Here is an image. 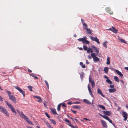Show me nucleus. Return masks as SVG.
<instances>
[{"instance_id": "obj_1", "label": "nucleus", "mask_w": 128, "mask_h": 128, "mask_svg": "<svg viewBox=\"0 0 128 128\" xmlns=\"http://www.w3.org/2000/svg\"><path fill=\"white\" fill-rule=\"evenodd\" d=\"M6 92L8 95L10 99L13 102L16 103V101L14 96L13 95H11V92L10 91L6 90Z\"/></svg>"}, {"instance_id": "obj_2", "label": "nucleus", "mask_w": 128, "mask_h": 128, "mask_svg": "<svg viewBox=\"0 0 128 128\" xmlns=\"http://www.w3.org/2000/svg\"><path fill=\"white\" fill-rule=\"evenodd\" d=\"M0 112H2L6 116H9L8 112L5 108L1 106H0Z\"/></svg>"}, {"instance_id": "obj_3", "label": "nucleus", "mask_w": 128, "mask_h": 128, "mask_svg": "<svg viewBox=\"0 0 128 128\" xmlns=\"http://www.w3.org/2000/svg\"><path fill=\"white\" fill-rule=\"evenodd\" d=\"M5 102L8 107L10 109L12 112H13L15 114H16V112L12 106L6 101H5Z\"/></svg>"}, {"instance_id": "obj_4", "label": "nucleus", "mask_w": 128, "mask_h": 128, "mask_svg": "<svg viewBox=\"0 0 128 128\" xmlns=\"http://www.w3.org/2000/svg\"><path fill=\"white\" fill-rule=\"evenodd\" d=\"M99 115L101 116L108 120L110 123H111L115 128H116L115 126V125L112 123V121L110 118H109L108 116L105 115L103 116L100 113L99 114Z\"/></svg>"}, {"instance_id": "obj_5", "label": "nucleus", "mask_w": 128, "mask_h": 128, "mask_svg": "<svg viewBox=\"0 0 128 128\" xmlns=\"http://www.w3.org/2000/svg\"><path fill=\"white\" fill-rule=\"evenodd\" d=\"M14 87L16 89L18 90L20 93L22 94L24 97L25 94L24 91L22 90V89L18 86H15Z\"/></svg>"}, {"instance_id": "obj_6", "label": "nucleus", "mask_w": 128, "mask_h": 128, "mask_svg": "<svg viewBox=\"0 0 128 128\" xmlns=\"http://www.w3.org/2000/svg\"><path fill=\"white\" fill-rule=\"evenodd\" d=\"M90 39L93 41L96 42L98 44H100V42L99 41V40L98 38L97 37L94 38L92 36H90Z\"/></svg>"}, {"instance_id": "obj_7", "label": "nucleus", "mask_w": 128, "mask_h": 128, "mask_svg": "<svg viewBox=\"0 0 128 128\" xmlns=\"http://www.w3.org/2000/svg\"><path fill=\"white\" fill-rule=\"evenodd\" d=\"M122 114L123 117L124 118V120L126 121V120L128 117L127 116H128L127 114L124 111L122 112Z\"/></svg>"}, {"instance_id": "obj_8", "label": "nucleus", "mask_w": 128, "mask_h": 128, "mask_svg": "<svg viewBox=\"0 0 128 128\" xmlns=\"http://www.w3.org/2000/svg\"><path fill=\"white\" fill-rule=\"evenodd\" d=\"M92 47L93 48V50L95 51L96 52L98 53L96 54V55H97L98 54L99 52L98 50V48L95 47L94 45H92Z\"/></svg>"}, {"instance_id": "obj_9", "label": "nucleus", "mask_w": 128, "mask_h": 128, "mask_svg": "<svg viewBox=\"0 0 128 128\" xmlns=\"http://www.w3.org/2000/svg\"><path fill=\"white\" fill-rule=\"evenodd\" d=\"M101 123L103 127L104 128H106L107 127V125L106 122L102 120H101Z\"/></svg>"}, {"instance_id": "obj_10", "label": "nucleus", "mask_w": 128, "mask_h": 128, "mask_svg": "<svg viewBox=\"0 0 128 128\" xmlns=\"http://www.w3.org/2000/svg\"><path fill=\"white\" fill-rule=\"evenodd\" d=\"M106 11L107 12L109 13L110 14H113V12H110L111 10V9L109 7H107L105 9Z\"/></svg>"}, {"instance_id": "obj_11", "label": "nucleus", "mask_w": 128, "mask_h": 128, "mask_svg": "<svg viewBox=\"0 0 128 128\" xmlns=\"http://www.w3.org/2000/svg\"><path fill=\"white\" fill-rule=\"evenodd\" d=\"M22 114V117H23L24 119L27 122H28L29 120H30L27 116H26L24 114Z\"/></svg>"}, {"instance_id": "obj_12", "label": "nucleus", "mask_w": 128, "mask_h": 128, "mask_svg": "<svg viewBox=\"0 0 128 128\" xmlns=\"http://www.w3.org/2000/svg\"><path fill=\"white\" fill-rule=\"evenodd\" d=\"M103 112L104 114L108 116H110L111 113V112L109 111H103Z\"/></svg>"}, {"instance_id": "obj_13", "label": "nucleus", "mask_w": 128, "mask_h": 128, "mask_svg": "<svg viewBox=\"0 0 128 128\" xmlns=\"http://www.w3.org/2000/svg\"><path fill=\"white\" fill-rule=\"evenodd\" d=\"M97 92L98 94H100L102 96L104 97L105 96L102 94L101 90L99 88L97 89Z\"/></svg>"}, {"instance_id": "obj_14", "label": "nucleus", "mask_w": 128, "mask_h": 128, "mask_svg": "<svg viewBox=\"0 0 128 128\" xmlns=\"http://www.w3.org/2000/svg\"><path fill=\"white\" fill-rule=\"evenodd\" d=\"M50 110L52 113L54 114H57V113L56 112V110L55 108H51L50 109Z\"/></svg>"}, {"instance_id": "obj_15", "label": "nucleus", "mask_w": 128, "mask_h": 128, "mask_svg": "<svg viewBox=\"0 0 128 128\" xmlns=\"http://www.w3.org/2000/svg\"><path fill=\"white\" fill-rule=\"evenodd\" d=\"M115 72L119 76L122 77L123 76V74L118 70H116Z\"/></svg>"}, {"instance_id": "obj_16", "label": "nucleus", "mask_w": 128, "mask_h": 128, "mask_svg": "<svg viewBox=\"0 0 128 128\" xmlns=\"http://www.w3.org/2000/svg\"><path fill=\"white\" fill-rule=\"evenodd\" d=\"M112 31L114 33L116 34L118 30L115 29L114 27L113 26H112Z\"/></svg>"}, {"instance_id": "obj_17", "label": "nucleus", "mask_w": 128, "mask_h": 128, "mask_svg": "<svg viewBox=\"0 0 128 128\" xmlns=\"http://www.w3.org/2000/svg\"><path fill=\"white\" fill-rule=\"evenodd\" d=\"M83 101L84 102L86 103V104H91L90 102L88 100L86 99H84L83 100Z\"/></svg>"}, {"instance_id": "obj_18", "label": "nucleus", "mask_w": 128, "mask_h": 128, "mask_svg": "<svg viewBox=\"0 0 128 128\" xmlns=\"http://www.w3.org/2000/svg\"><path fill=\"white\" fill-rule=\"evenodd\" d=\"M85 29L86 30L88 34H91V35H92V34H91L92 31V30H90V29L87 28L86 29Z\"/></svg>"}, {"instance_id": "obj_19", "label": "nucleus", "mask_w": 128, "mask_h": 128, "mask_svg": "<svg viewBox=\"0 0 128 128\" xmlns=\"http://www.w3.org/2000/svg\"><path fill=\"white\" fill-rule=\"evenodd\" d=\"M34 97V98H36L39 100H38V102H41L42 101V100L41 98L40 97V96H35Z\"/></svg>"}, {"instance_id": "obj_20", "label": "nucleus", "mask_w": 128, "mask_h": 128, "mask_svg": "<svg viewBox=\"0 0 128 128\" xmlns=\"http://www.w3.org/2000/svg\"><path fill=\"white\" fill-rule=\"evenodd\" d=\"M109 92L110 93L116 91V90L115 88H110L108 89Z\"/></svg>"}, {"instance_id": "obj_21", "label": "nucleus", "mask_w": 128, "mask_h": 128, "mask_svg": "<svg viewBox=\"0 0 128 128\" xmlns=\"http://www.w3.org/2000/svg\"><path fill=\"white\" fill-rule=\"evenodd\" d=\"M86 37L85 36L83 38H80V41H82L83 43H84V42L86 40Z\"/></svg>"}, {"instance_id": "obj_22", "label": "nucleus", "mask_w": 128, "mask_h": 128, "mask_svg": "<svg viewBox=\"0 0 128 128\" xmlns=\"http://www.w3.org/2000/svg\"><path fill=\"white\" fill-rule=\"evenodd\" d=\"M87 52L88 53H89L90 52L91 53H92L93 52V51L92 48L89 47L88 48L87 50Z\"/></svg>"}, {"instance_id": "obj_23", "label": "nucleus", "mask_w": 128, "mask_h": 128, "mask_svg": "<svg viewBox=\"0 0 128 128\" xmlns=\"http://www.w3.org/2000/svg\"><path fill=\"white\" fill-rule=\"evenodd\" d=\"M110 63V58L109 57H108L107 59V62L106 64H109Z\"/></svg>"}, {"instance_id": "obj_24", "label": "nucleus", "mask_w": 128, "mask_h": 128, "mask_svg": "<svg viewBox=\"0 0 128 128\" xmlns=\"http://www.w3.org/2000/svg\"><path fill=\"white\" fill-rule=\"evenodd\" d=\"M94 60V62H98L99 61V59L98 57L96 56L93 58Z\"/></svg>"}, {"instance_id": "obj_25", "label": "nucleus", "mask_w": 128, "mask_h": 128, "mask_svg": "<svg viewBox=\"0 0 128 128\" xmlns=\"http://www.w3.org/2000/svg\"><path fill=\"white\" fill-rule=\"evenodd\" d=\"M49 120L50 121V122L54 124H56V122L54 120L52 119H50Z\"/></svg>"}, {"instance_id": "obj_26", "label": "nucleus", "mask_w": 128, "mask_h": 128, "mask_svg": "<svg viewBox=\"0 0 128 128\" xmlns=\"http://www.w3.org/2000/svg\"><path fill=\"white\" fill-rule=\"evenodd\" d=\"M98 106L100 108L103 110H105L106 109L105 107L103 105L99 104Z\"/></svg>"}, {"instance_id": "obj_27", "label": "nucleus", "mask_w": 128, "mask_h": 128, "mask_svg": "<svg viewBox=\"0 0 128 128\" xmlns=\"http://www.w3.org/2000/svg\"><path fill=\"white\" fill-rule=\"evenodd\" d=\"M106 82L110 84H112V82L109 79H106Z\"/></svg>"}, {"instance_id": "obj_28", "label": "nucleus", "mask_w": 128, "mask_h": 128, "mask_svg": "<svg viewBox=\"0 0 128 128\" xmlns=\"http://www.w3.org/2000/svg\"><path fill=\"white\" fill-rule=\"evenodd\" d=\"M82 24L83 26V28L84 29H86V28H87L88 26L87 24L85 23Z\"/></svg>"}, {"instance_id": "obj_29", "label": "nucleus", "mask_w": 128, "mask_h": 128, "mask_svg": "<svg viewBox=\"0 0 128 128\" xmlns=\"http://www.w3.org/2000/svg\"><path fill=\"white\" fill-rule=\"evenodd\" d=\"M61 104V103L58 106L57 110L58 111H59L60 110V107Z\"/></svg>"}, {"instance_id": "obj_30", "label": "nucleus", "mask_w": 128, "mask_h": 128, "mask_svg": "<svg viewBox=\"0 0 128 128\" xmlns=\"http://www.w3.org/2000/svg\"><path fill=\"white\" fill-rule=\"evenodd\" d=\"M107 43V41H105L103 43V46L106 48H107V46L106 45V44Z\"/></svg>"}, {"instance_id": "obj_31", "label": "nucleus", "mask_w": 128, "mask_h": 128, "mask_svg": "<svg viewBox=\"0 0 128 128\" xmlns=\"http://www.w3.org/2000/svg\"><path fill=\"white\" fill-rule=\"evenodd\" d=\"M68 125L71 127L72 128H78L76 126H74L70 124V123H69V124H68Z\"/></svg>"}, {"instance_id": "obj_32", "label": "nucleus", "mask_w": 128, "mask_h": 128, "mask_svg": "<svg viewBox=\"0 0 128 128\" xmlns=\"http://www.w3.org/2000/svg\"><path fill=\"white\" fill-rule=\"evenodd\" d=\"M114 79L115 80L118 82H119V80L118 77L117 76H115L114 77Z\"/></svg>"}, {"instance_id": "obj_33", "label": "nucleus", "mask_w": 128, "mask_h": 128, "mask_svg": "<svg viewBox=\"0 0 128 128\" xmlns=\"http://www.w3.org/2000/svg\"><path fill=\"white\" fill-rule=\"evenodd\" d=\"M104 70L106 73H108V67L105 68H104Z\"/></svg>"}, {"instance_id": "obj_34", "label": "nucleus", "mask_w": 128, "mask_h": 128, "mask_svg": "<svg viewBox=\"0 0 128 128\" xmlns=\"http://www.w3.org/2000/svg\"><path fill=\"white\" fill-rule=\"evenodd\" d=\"M17 112L19 114L20 116L22 117V114H23V112H20L18 110H16Z\"/></svg>"}, {"instance_id": "obj_35", "label": "nucleus", "mask_w": 128, "mask_h": 128, "mask_svg": "<svg viewBox=\"0 0 128 128\" xmlns=\"http://www.w3.org/2000/svg\"><path fill=\"white\" fill-rule=\"evenodd\" d=\"M30 76H32V77H34V78H35L36 79H38V78L37 76H34V74H30Z\"/></svg>"}, {"instance_id": "obj_36", "label": "nucleus", "mask_w": 128, "mask_h": 128, "mask_svg": "<svg viewBox=\"0 0 128 128\" xmlns=\"http://www.w3.org/2000/svg\"><path fill=\"white\" fill-rule=\"evenodd\" d=\"M80 66H81L83 68H85L86 66L84 64H83L82 62H80Z\"/></svg>"}, {"instance_id": "obj_37", "label": "nucleus", "mask_w": 128, "mask_h": 128, "mask_svg": "<svg viewBox=\"0 0 128 128\" xmlns=\"http://www.w3.org/2000/svg\"><path fill=\"white\" fill-rule=\"evenodd\" d=\"M91 83L92 85V88H93L95 85L94 82V80H92V82H91Z\"/></svg>"}, {"instance_id": "obj_38", "label": "nucleus", "mask_w": 128, "mask_h": 128, "mask_svg": "<svg viewBox=\"0 0 128 128\" xmlns=\"http://www.w3.org/2000/svg\"><path fill=\"white\" fill-rule=\"evenodd\" d=\"M91 57L93 58V59L94 58L96 57L95 54L94 53H92L91 54Z\"/></svg>"}, {"instance_id": "obj_39", "label": "nucleus", "mask_w": 128, "mask_h": 128, "mask_svg": "<svg viewBox=\"0 0 128 128\" xmlns=\"http://www.w3.org/2000/svg\"><path fill=\"white\" fill-rule=\"evenodd\" d=\"M32 86H28V89L31 91H32Z\"/></svg>"}, {"instance_id": "obj_40", "label": "nucleus", "mask_w": 128, "mask_h": 128, "mask_svg": "<svg viewBox=\"0 0 128 128\" xmlns=\"http://www.w3.org/2000/svg\"><path fill=\"white\" fill-rule=\"evenodd\" d=\"M120 41L122 42L125 43H126V41L123 39L120 38Z\"/></svg>"}, {"instance_id": "obj_41", "label": "nucleus", "mask_w": 128, "mask_h": 128, "mask_svg": "<svg viewBox=\"0 0 128 128\" xmlns=\"http://www.w3.org/2000/svg\"><path fill=\"white\" fill-rule=\"evenodd\" d=\"M83 48L85 50H87L88 49V48L86 46H83Z\"/></svg>"}, {"instance_id": "obj_42", "label": "nucleus", "mask_w": 128, "mask_h": 128, "mask_svg": "<svg viewBox=\"0 0 128 128\" xmlns=\"http://www.w3.org/2000/svg\"><path fill=\"white\" fill-rule=\"evenodd\" d=\"M45 114L46 115V116L48 117V118H50V116L48 115V114L47 112H45Z\"/></svg>"}, {"instance_id": "obj_43", "label": "nucleus", "mask_w": 128, "mask_h": 128, "mask_svg": "<svg viewBox=\"0 0 128 128\" xmlns=\"http://www.w3.org/2000/svg\"><path fill=\"white\" fill-rule=\"evenodd\" d=\"M88 91H89V92H92V91L91 90L90 88V86L89 84H88Z\"/></svg>"}, {"instance_id": "obj_44", "label": "nucleus", "mask_w": 128, "mask_h": 128, "mask_svg": "<svg viewBox=\"0 0 128 128\" xmlns=\"http://www.w3.org/2000/svg\"><path fill=\"white\" fill-rule=\"evenodd\" d=\"M73 108H74L79 109L80 106H73Z\"/></svg>"}, {"instance_id": "obj_45", "label": "nucleus", "mask_w": 128, "mask_h": 128, "mask_svg": "<svg viewBox=\"0 0 128 128\" xmlns=\"http://www.w3.org/2000/svg\"><path fill=\"white\" fill-rule=\"evenodd\" d=\"M65 121L66 122H67L69 123H70V121L67 119H65Z\"/></svg>"}, {"instance_id": "obj_46", "label": "nucleus", "mask_w": 128, "mask_h": 128, "mask_svg": "<svg viewBox=\"0 0 128 128\" xmlns=\"http://www.w3.org/2000/svg\"><path fill=\"white\" fill-rule=\"evenodd\" d=\"M86 43L87 44H88L90 43V42L88 40H85L84 42V43Z\"/></svg>"}, {"instance_id": "obj_47", "label": "nucleus", "mask_w": 128, "mask_h": 128, "mask_svg": "<svg viewBox=\"0 0 128 128\" xmlns=\"http://www.w3.org/2000/svg\"><path fill=\"white\" fill-rule=\"evenodd\" d=\"M47 126L49 128H53L48 123Z\"/></svg>"}, {"instance_id": "obj_48", "label": "nucleus", "mask_w": 128, "mask_h": 128, "mask_svg": "<svg viewBox=\"0 0 128 128\" xmlns=\"http://www.w3.org/2000/svg\"><path fill=\"white\" fill-rule=\"evenodd\" d=\"M73 104H74L73 102H70L68 103V104L69 105H71Z\"/></svg>"}, {"instance_id": "obj_49", "label": "nucleus", "mask_w": 128, "mask_h": 128, "mask_svg": "<svg viewBox=\"0 0 128 128\" xmlns=\"http://www.w3.org/2000/svg\"><path fill=\"white\" fill-rule=\"evenodd\" d=\"M92 80L91 78H90V77H89V82H90V83H91V82H92Z\"/></svg>"}, {"instance_id": "obj_50", "label": "nucleus", "mask_w": 128, "mask_h": 128, "mask_svg": "<svg viewBox=\"0 0 128 128\" xmlns=\"http://www.w3.org/2000/svg\"><path fill=\"white\" fill-rule=\"evenodd\" d=\"M71 110L74 114H76L77 112V111L72 110V109H71Z\"/></svg>"}, {"instance_id": "obj_51", "label": "nucleus", "mask_w": 128, "mask_h": 128, "mask_svg": "<svg viewBox=\"0 0 128 128\" xmlns=\"http://www.w3.org/2000/svg\"><path fill=\"white\" fill-rule=\"evenodd\" d=\"M110 87L111 88H113L114 87V84L113 85H110Z\"/></svg>"}, {"instance_id": "obj_52", "label": "nucleus", "mask_w": 128, "mask_h": 128, "mask_svg": "<svg viewBox=\"0 0 128 128\" xmlns=\"http://www.w3.org/2000/svg\"><path fill=\"white\" fill-rule=\"evenodd\" d=\"M44 82H45V84H46V85L48 86V82H47V81L46 80H44Z\"/></svg>"}, {"instance_id": "obj_53", "label": "nucleus", "mask_w": 128, "mask_h": 128, "mask_svg": "<svg viewBox=\"0 0 128 128\" xmlns=\"http://www.w3.org/2000/svg\"><path fill=\"white\" fill-rule=\"evenodd\" d=\"M73 103H74V104H79L80 103V102L76 101V102H74Z\"/></svg>"}, {"instance_id": "obj_54", "label": "nucleus", "mask_w": 128, "mask_h": 128, "mask_svg": "<svg viewBox=\"0 0 128 128\" xmlns=\"http://www.w3.org/2000/svg\"><path fill=\"white\" fill-rule=\"evenodd\" d=\"M81 21L82 24L85 23L84 20V19H81Z\"/></svg>"}, {"instance_id": "obj_55", "label": "nucleus", "mask_w": 128, "mask_h": 128, "mask_svg": "<svg viewBox=\"0 0 128 128\" xmlns=\"http://www.w3.org/2000/svg\"><path fill=\"white\" fill-rule=\"evenodd\" d=\"M88 58L90 60L92 58V57L90 56H88Z\"/></svg>"}, {"instance_id": "obj_56", "label": "nucleus", "mask_w": 128, "mask_h": 128, "mask_svg": "<svg viewBox=\"0 0 128 128\" xmlns=\"http://www.w3.org/2000/svg\"><path fill=\"white\" fill-rule=\"evenodd\" d=\"M62 106L64 107H66V105L64 103H63L62 104Z\"/></svg>"}, {"instance_id": "obj_57", "label": "nucleus", "mask_w": 128, "mask_h": 128, "mask_svg": "<svg viewBox=\"0 0 128 128\" xmlns=\"http://www.w3.org/2000/svg\"><path fill=\"white\" fill-rule=\"evenodd\" d=\"M70 118L72 119L73 121H74V120H75L76 122H77V121H78V120L75 118Z\"/></svg>"}, {"instance_id": "obj_58", "label": "nucleus", "mask_w": 128, "mask_h": 128, "mask_svg": "<svg viewBox=\"0 0 128 128\" xmlns=\"http://www.w3.org/2000/svg\"><path fill=\"white\" fill-rule=\"evenodd\" d=\"M104 78H106L107 79H109L108 77L106 75H105L104 76Z\"/></svg>"}, {"instance_id": "obj_59", "label": "nucleus", "mask_w": 128, "mask_h": 128, "mask_svg": "<svg viewBox=\"0 0 128 128\" xmlns=\"http://www.w3.org/2000/svg\"><path fill=\"white\" fill-rule=\"evenodd\" d=\"M90 94L92 97L93 96V94H92V92H89Z\"/></svg>"}, {"instance_id": "obj_60", "label": "nucleus", "mask_w": 128, "mask_h": 128, "mask_svg": "<svg viewBox=\"0 0 128 128\" xmlns=\"http://www.w3.org/2000/svg\"><path fill=\"white\" fill-rule=\"evenodd\" d=\"M28 71L29 72H32V70L29 69V68L28 69Z\"/></svg>"}, {"instance_id": "obj_61", "label": "nucleus", "mask_w": 128, "mask_h": 128, "mask_svg": "<svg viewBox=\"0 0 128 128\" xmlns=\"http://www.w3.org/2000/svg\"><path fill=\"white\" fill-rule=\"evenodd\" d=\"M84 119L85 120H89L90 121V120L88 119H87L86 118H84Z\"/></svg>"}, {"instance_id": "obj_62", "label": "nucleus", "mask_w": 128, "mask_h": 128, "mask_svg": "<svg viewBox=\"0 0 128 128\" xmlns=\"http://www.w3.org/2000/svg\"><path fill=\"white\" fill-rule=\"evenodd\" d=\"M124 69L126 70H128V67H126L124 68Z\"/></svg>"}, {"instance_id": "obj_63", "label": "nucleus", "mask_w": 128, "mask_h": 128, "mask_svg": "<svg viewBox=\"0 0 128 128\" xmlns=\"http://www.w3.org/2000/svg\"><path fill=\"white\" fill-rule=\"evenodd\" d=\"M120 80L121 81V82L122 83H124V81L122 80Z\"/></svg>"}, {"instance_id": "obj_64", "label": "nucleus", "mask_w": 128, "mask_h": 128, "mask_svg": "<svg viewBox=\"0 0 128 128\" xmlns=\"http://www.w3.org/2000/svg\"><path fill=\"white\" fill-rule=\"evenodd\" d=\"M29 124H30V123H31V122L30 121V120H29V121L27 122Z\"/></svg>"}]
</instances>
